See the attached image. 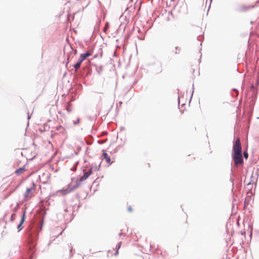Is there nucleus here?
Listing matches in <instances>:
<instances>
[{
	"instance_id": "nucleus-1",
	"label": "nucleus",
	"mask_w": 259,
	"mask_h": 259,
	"mask_svg": "<svg viewBox=\"0 0 259 259\" xmlns=\"http://www.w3.org/2000/svg\"><path fill=\"white\" fill-rule=\"evenodd\" d=\"M35 192V185L32 184V186L27 188L25 193H24V199L25 201L30 199L34 195Z\"/></svg>"
},
{
	"instance_id": "nucleus-2",
	"label": "nucleus",
	"mask_w": 259,
	"mask_h": 259,
	"mask_svg": "<svg viewBox=\"0 0 259 259\" xmlns=\"http://www.w3.org/2000/svg\"><path fill=\"white\" fill-rule=\"evenodd\" d=\"M233 150L234 152V154L241 153V145L239 138H238L234 143Z\"/></svg>"
},
{
	"instance_id": "nucleus-3",
	"label": "nucleus",
	"mask_w": 259,
	"mask_h": 259,
	"mask_svg": "<svg viewBox=\"0 0 259 259\" xmlns=\"http://www.w3.org/2000/svg\"><path fill=\"white\" fill-rule=\"evenodd\" d=\"M233 160L235 166H237L238 165L241 164L243 161L242 154H235L233 156Z\"/></svg>"
},
{
	"instance_id": "nucleus-4",
	"label": "nucleus",
	"mask_w": 259,
	"mask_h": 259,
	"mask_svg": "<svg viewBox=\"0 0 259 259\" xmlns=\"http://www.w3.org/2000/svg\"><path fill=\"white\" fill-rule=\"evenodd\" d=\"M77 186L78 185H76L73 187H68L66 189L60 190V191H59V192L63 195H65L69 193L70 192H72L73 190L76 189L77 187Z\"/></svg>"
},
{
	"instance_id": "nucleus-5",
	"label": "nucleus",
	"mask_w": 259,
	"mask_h": 259,
	"mask_svg": "<svg viewBox=\"0 0 259 259\" xmlns=\"http://www.w3.org/2000/svg\"><path fill=\"white\" fill-rule=\"evenodd\" d=\"M92 174V168L89 169V170L85 172L83 176L81 177L80 178V182H82L86 179H87L89 176Z\"/></svg>"
},
{
	"instance_id": "nucleus-6",
	"label": "nucleus",
	"mask_w": 259,
	"mask_h": 259,
	"mask_svg": "<svg viewBox=\"0 0 259 259\" xmlns=\"http://www.w3.org/2000/svg\"><path fill=\"white\" fill-rule=\"evenodd\" d=\"M103 154L102 155V157H103L105 159L106 162L108 164H110L111 163V160L110 157L108 155V154L107 153L106 150H103L102 151Z\"/></svg>"
},
{
	"instance_id": "nucleus-7",
	"label": "nucleus",
	"mask_w": 259,
	"mask_h": 259,
	"mask_svg": "<svg viewBox=\"0 0 259 259\" xmlns=\"http://www.w3.org/2000/svg\"><path fill=\"white\" fill-rule=\"evenodd\" d=\"M25 213H26V212L24 211L23 214L21 219V221L17 227V229H18L19 231L21 230L23 228L22 225L25 220Z\"/></svg>"
},
{
	"instance_id": "nucleus-8",
	"label": "nucleus",
	"mask_w": 259,
	"mask_h": 259,
	"mask_svg": "<svg viewBox=\"0 0 259 259\" xmlns=\"http://www.w3.org/2000/svg\"><path fill=\"white\" fill-rule=\"evenodd\" d=\"M92 55V54L89 52H87L84 54H81L80 55L79 59L81 60V61H83L86 58L88 57H90Z\"/></svg>"
},
{
	"instance_id": "nucleus-9",
	"label": "nucleus",
	"mask_w": 259,
	"mask_h": 259,
	"mask_svg": "<svg viewBox=\"0 0 259 259\" xmlns=\"http://www.w3.org/2000/svg\"><path fill=\"white\" fill-rule=\"evenodd\" d=\"M82 62V61H81V60L79 59L78 62L74 65L75 71H77L80 68Z\"/></svg>"
},
{
	"instance_id": "nucleus-10",
	"label": "nucleus",
	"mask_w": 259,
	"mask_h": 259,
	"mask_svg": "<svg viewBox=\"0 0 259 259\" xmlns=\"http://www.w3.org/2000/svg\"><path fill=\"white\" fill-rule=\"evenodd\" d=\"M56 130L57 131H60L62 133V134H65V130L64 129V127H63L61 125H59L58 126L56 127Z\"/></svg>"
},
{
	"instance_id": "nucleus-11",
	"label": "nucleus",
	"mask_w": 259,
	"mask_h": 259,
	"mask_svg": "<svg viewBox=\"0 0 259 259\" xmlns=\"http://www.w3.org/2000/svg\"><path fill=\"white\" fill-rule=\"evenodd\" d=\"M25 168L24 167H21V168H20L19 169H17L15 171V173L17 175H20L21 174V173H22L24 171H25Z\"/></svg>"
},
{
	"instance_id": "nucleus-12",
	"label": "nucleus",
	"mask_w": 259,
	"mask_h": 259,
	"mask_svg": "<svg viewBox=\"0 0 259 259\" xmlns=\"http://www.w3.org/2000/svg\"><path fill=\"white\" fill-rule=\"evenodd\" d=\"M121 242H119L118 243L117 245L116 246V250L115 251V252L114 253V255H116L118 254V249L120 248V246H121Z\"/></svg>"
},
{
	"instance_id": "nucleus-13",
	"label": "nucleus",
	"mask_w": 259,
	"mask_h": 259,
	"mask_svg": "<svg viewBox=\"0 0 259 259\" xmlns=\"http://www.w3.org/2000/svg\"><path fill=\"white\" fill-rule=\"evenodd\" d=\"M108 28H109V24H108V23H107L106 26H105V27L104 28V31H106Z\"/></svg>"
},
{
	"instance_id": "nucleus-14",
	"label": "nucleus",
	"mask_w": 259,
	"mask_h": 259,
	"mask_svg": "<svg viewBox=\"0 0 259 259\" xmlns=\"http://www.w3.org/2000/svg\"><path fill=\"white\" fill-rule=\"evenodd\" d=\"M243 155L245 159H247L248 158V153L246 151L244 152Z\"/></svg>"
},
{
	"instance_id": "nucleus-15",
	"label": "nucleus",
	"mask_w": 259,
	"mask_h": 259,
	"mask_svg": "<svg viewBox=\"0 0 259 259\" xmlns=\"http://www.w3.org/2000/svg\"><path fill=\"white\" fill-rule=\"evenodd\" d=\"M127 210L129 212H132L133 210L132 207L131 206L127 207Z\"/></svg>"
},
{
	"instance_id": "nucleus-16",
	"label": "nucleus",
	"mask_w": 259,
	"mask_h": 259,
	"mask_svg": "<svg viewBox=\"0 0 259 259\" xmlns=\"http://www.w3.org/2000/svg\"><path fill=\"white\" fill-rule=\"evenodd\" d=\"M14 215V214H12V218L13 217V216Z\"/></svg>"
}]
</instances>
